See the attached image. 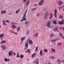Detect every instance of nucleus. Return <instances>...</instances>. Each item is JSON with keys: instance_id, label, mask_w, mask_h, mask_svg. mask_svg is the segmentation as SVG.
Listing matches in <instances>:
<instances>
[{"instance_id": "f257e3e1", "label": "nucleus", "mask_w": 64, "mask_h": 64, "mask_svg": "<svg viewBox=\"0 0 64 64\" xmlns=\"http://www.w3.org/2000/svg\"><path fill=\"white\" fill-rule=\"evenodd\" d=\"M27 10H26L23 16L22 17V20H20V22L23 21H26L27 20V19L26 18V14L27 13Z\"/></svg>"}, {"instance_id": "f03ea898", "label": "nucleus", "mask_w": 64, "mask_h": 64, "mask_svg": "<svg viewBox=\"0 0 64 64\" xmlns=\"http://www.w3.org/2000/svg\"><path fill=\"white\" fill-rule=\"evenodd\" d=\"M44 0H41L38 3L39 5L41 6L43 4Z\"/></svg>"}, {"instance_id": "7ed1b4c3", "label": "nucleus", "mask_w": 64, "mask_h": 64, "mask_svg": "<svg viewBox=\"0 0 64 64\" xmlns=\"http://www.w3.org/2000/svg\"><path fill=\"white\" fill-rule=\"evenodd\" d=\"M1 48L2 49V50H6V49H7V47H6L4 45H2L1 46Z\"/></svg>"}, {"instance_id": "20e7f679", "label": "nucleus", "mask_w": 64, "mask_h": 64, "mask_svg": "<svg viewBox=\"0 0 64 64\" xmlns=\"http://www.w3.org/2000/svg\"><path fill=\"white\" fill-rule=\"evenodd\" d=\"M54 17L56 18H57V9L55 8L54 10Z\"/></svg>"}, {"instance_id": "39448f33", "label": "nucleus", "mask_w": 64, "mask_h": 64, "mask_svg": "<svg viewBox=\"0 0 64 64\" xmlns=\"http://www.w3.org/2000/svg\"><path fill=\"white\" fill-rule=\"evenodd\" d=\"M51 22L49 21L48 24H47V26L48 28H50L51 27V28H52L53 27L51 26Z\"/></svg>"}, {"instance_id": "423d86ee", "label": "nucleus", "mask_w": 64, "mask_h": 64, "mask_svg": "<svg viewBox=\"0 0 64 64\" xmlns=\"http://www.w3.org/2000/svg\"><path fill=\"white\" fill-rule=\"evenodd\" d=\"M28 44H29L30 45H33V42L32 40H29Z\"/></svg>"}, {"instance_id": "0eeeda50", "label": "nucleus", "mask_w": 64, "mask_h": 64, "mask_svg": "<svg viewBox=\"0 0 64 64\" xmlns=\"http://www.w3.org/2000/svg\"><path fill=\"white\" fill-rule=\"evenodd\" d=\"M12 53L13 52L12 50H10L8 52V55L9 56H12Z\"/></svg>"}, {"instance_id": "6e6552de", "label": "nucleus", "mask_w": 64, "mask_h": 64, "mask_svg": "<svg viewBox=\"0 0 64 64\" xmlns=\"http://www.w3.org/2000/svg\"><path fill=\"white\" fill-rule=\"evenodd\" d=\"M4 61L5 62H9L10 61V59L5 58L4 59Z\"/></svg>"}, {"instance_id": "1a4fd4ad", "label": "nucleus", "mask_w": 64, "mask_h": 64, "mask_svg": "<svg viewBox=\"0 0 64 64\" xmlns=\"http://www.w3.org/2000/svg\"><path fill=\"white\" fill-rule=\"evenodd\" d=\"M50 15H51V16L50 17L49 19L50 20H51V19L53 18V14L52 13H50Z\"/></svg>"}, {"instance_id": "9d476101", "label": "nucleus", "mask_w": 64, "mask_h": 64, "mask_svg": "<svg viewBox=\"0 0 64 64\" xmlns=\"http://www.w3.org/2000/svg\"><path fill=\"white\" fill-rule=\"evenodd\" d=\"M57 62H58V64H60V63L61 62V60L59 59H58L56 60Z\"/></svg>"}, {"instance_id": "9b49d317", "label": "nucleus", "mask_w": 64, "mask_h": 64, "mask_svg": "<svg viewBox=\"0 0 64 64\" xmlns=\"http://www.w3.org/2000/svg\"><path fill=\"white\" fill-rule=\"evenodd\" d=\"M63 4V2L61 1H59L58 2V4L59 5L61 6Z\"/></svg>"}, {"instance_id": "f8f14e48", "label": "nucleus", "mask_w": 64, "mask_h": 64, "mask_svg": "<svg viewBox=\"0 0 64 64\" xmlns=\"http://www.w3.org/2000/svg\"><path fill=\"white\" fill-rule=\"evenodd\" d=\"M2 22H3L2 24L3 25L7 26V24H6V23H5V21L4 20H3Z\"/></svg>"}, {"instance_id": "ddd939ff", "label": "nucleus", "mask_w": 64, "mask_h": 64, "mask_svg": "<svg viewBox=\"0 0 64 64\" xmlns=\"http://www.w3.org/2000/svg\"><path fill=\"white\" fill-rule=\"evenodd\" d=\"M25 46L26 48H24V50H26V48H28V44L27 43H26L25 44Z\"/></svg>"}, {"instance_id": "4468645a", "label": "nucleus", "mask_w": 64, "mask_h": 64, "mask_svg": "<svg viewBox=\"0 0 64 64\" xmlns=\"http://www.w3.org/2000/svg\"><path fill=\"white\" fill-rule=\"evenodd\" d=\"M25 38H26V37H22L20 39L21 40H22V42L23 41V40H25Z\"/></svg>"}, {"instance_id": "2eb2a0df", "label": "nucleus", "mask_w": 64, "mask_h": 64, "mask_svg": "<svg viewBox=\"0 0 64 64\" xmlns=\"http://www.w3.org/2000/svg\"><path fill=\"white\" fill-rule=\"evenodd\" d=\"M4 36V34H0V37L2 38H3Z\"/></svg>"}, {"instance_id": "dca6fc26", "label": "nucleus", "mask_w": 64, "mask_h": 64, "mask_svg": "<svg viewBox=\"0 0 64 64\" xmlns=\"http://www.w3.org/2000/svg\"><path fill=\"white\" fill-rule=\"evenodd\" d=\"M44 15V18L45 19H47L48 18V16L47 15H46L45 14Z\"/></svg>"}, {"instance_id": "f3484780", "label": "nucleus", "mask_w": 64, "mask_h": 64, "mask_svg": "<svg viewBox=\"0 0 64 64\" xmlns=\"http://www.w3.org/2000/svg\"><path fill=\"white\" fill-rule=\"evenodd\" d=\"M44 15H48L49 16V12L48 11H46V13L44 14Z\"/></svg>"}, {"instance_id": "a211bd4d", "label": "nucleus", "mask_w": 64, "mask_h": 64, "mask_svg": "<svg viewBox=\"0 0 64 64\" xmlns=\"http://www.w3.org/2000/svg\"><path fill=\"white\" fill-rule=\"evenodd\" d=\"M30 3V0H28L27 1V2L26 3V5H28Z\"/></svg>"}, {"instance_id": "6ab92c4d", "label": "nucleus", "mask_w": 64, "mask_h": 64, "mask_svg": "<svg viewBox=\"0 0 64 64\" xmlns=\"http://www.w3.org/2000/svg\"><path fill=\"white\" fill-rule=\"evenodd\" d=\"M52 23H54V24H57V22H56V20L54 19V21H52Z\"/></svg>"}, {"instance_id": "aec40b11", "label": "nucleus", "mask_w": 64, "mask_h": 64, "mask_svg": "<svg viewBox=\"0 0 64 64\" xmlns=\"http://www.w3.org/2000/svg\"><path fill=\"white\" fill-rule=\"evenodd\" d=\"M40 54L41 56H42L43 55V52L42 50H41L40 52Z\"/></svg>"}, {"instance_id": "412c9836", "label": "nucleus", "mask_w": 64, "mask_h": 64, "mask_svg": "<svg viewBox=\"0 0 64 64\" xmlns=\"http://www.w3.org/2000/svg\"><path fill=\"white\" fill-rule=\"evenodd\" d=\"M6 13V10L2 11L1 12V13L2 14H4V13Z\"/></svg>"}, {"instance_id": "4be33fe9", "label": "nucleus", "mask_w": 64, "mask_h": 64, "mask_svg": "<svg viewBox=\"0 0 64 64\" xmlns=\"http://www.w3.org/2000/svg\"><path fill=\"white\" fill-rule=\"evenodd\" d=\"M6 41L5 40L2 41L0 43V44H4V43H6Z\"/></svg>"}, {"instance_id": "5701e85b", "label": "nucleus", "mask_w": 64, "mask_h": 64, "mask_svg": "<svg viewBox=\"0 0 64 64\" xmlns=\"http://www.w3.org/2000/svg\"><path fill=\"white\" fill-rule=\"evenodd\" d=\"M57 27H55V28H54V31H56L57 30Z\"/></svg>"}, {"instance_id": "b1692460", "label": "nucleus", "mask_w": 64, "mask_h": 64, "mask_svg": "<svg viewBox=\"0 0 64 64\" xmlns=\"http://www.w3.org/2000/svg\"><path fill=\"white\" fill-rule=\"evenodd\" d=\"M51 49L52 51L54 53H55V49L54 48L52 49V48H51Z\"/></svg>"}, {"instance_id": "393cba45", "label": "nucleus", "mask_w": 64, "mask_h": 64, "mask_svg": "<svg viewBox=\"0 0 64 64\" xmlns=\"http://www.w3.org/2000/svg\"><path fill=\"white\" fill-rule=\"evenodd\" d=\"M59 24H60L61 25H63L64 24V22H60L58 23Z\"/></svg>"}, {"instance_id": "a878e982", "label": "nucleus", "mask_w": 64, "mask_h": 64, "mask_svg": "<svg viewBox=\"0 0 64 64\" xmlns=\"http://www.w3.org/2000/svg\"><path fill=\"white\" fill-rule=\"evenodd\" d=\"M38 32L36 33L34 35V36L35 37H37V36H38Z\"/></svg>"}, {"instance_id": "bb28decb", "label": "nucleus", "mask_w": 64, "mask_h": 64, "mask_svg": "<svg viewBox=\"0 0 64 64\" xmlns=\"http://www.w3.org/2000/svg\"><path fill=\"white\" fill-rule=\"evenodd\" d=\"M36 54H33L31 56V57L32 58H34V55H36Z\"/></svg>"}, {"instance_id": "cd10ccee", "label": "nucleus", "mask_w": 64, "mask_h": 64, "mask_svg": "<svg viewBox=\"0 0 64 64\" xmlns=\"http://www.w3.org/2000/svg\"><path fill=\"white\" fill-rule=\"evenodd\" d=\"M11 27L13 28H16L17 27L16 26H15L14 25H13L11 26Z\"/></svg>"}, {"instance_id": "c85d7f7f", "label": "nucleus", "mask_w": 64, "mask_h": 64, "mask_svg": "<svg viewBox=\"0 0 64 64\" xmlns=\"http://www.w3.org/2000/svg\"><path fill=\"white\" fill-rule=\"evenodd\" d=\"M20 9H18V10H16L15 12L16 13V14H18V13H19V12H20Z\"/></svg>"}, {"instance_id": "c756f323", "label": "nucleus", "mask_w": 64, "mask_h": 64, "mask_svg": "<svg viewBox=\"0 0 64 64\" xmlns=\"http://www.w3.org/2000/svg\"><path fill=\"white\" fill-rule=\"evenodd\" d=\"M51 41H52V43H54V42L56 41V40H51Z\"/></svg>"}, {"instance_id": "7c9ffc66", "label": "nucleus", "mask_w": 64, "mask_h": 64, "mask_svg": "<svg viewBox=\"0 0 64 64\" xmlns=\"http://www.w3.org/2000/svg\"><path fill=\"white\" fill-rule=\"evenodd\" d=\"M30 49H28V51H25V52L26 53H27V52H28V53H31V52H30Z\"/></svg>"}, {"instance_id": "2f4dec72", "label": "nucleus", "mask_w": 64, "mask_h": 64, "mask_svg": "<svg viewBox=\"0 0 64 64\" xmlns=\"http://www.w3.org/2000/svg\"><path fill=\"white\" fill-rule=\"evenodd\" d=\"M20 30V27L16 29V31L17 32H18Z\"/></svg>"}, {"instance_id": "473e14b6", "label": "nucleus", "mask_w": 64, "mask_h": 64, "mask_svg": "<svg viewBox=\"0 0 64 64\" xmlns=\"http://www.w3.org/2000/svg\"><path fill=\"white\" fill-rule=\"evenodd\" d=\"M20 58L22 59V58H23L24 57V56H23L22 54H21L20 56Z\"/></svg>"}, {"instance_id": "72a5a7b5", "label": "nucleus", "mask_w": 64, "mask_h": 64, "mask_svg": "<svg viewBox=\"0 0 64 64\" xmlns=\"http://www.w3.org/2000/svg\"><path fill=\"white\" fill-rule=\"evenodd\" d=\"M62 44V43L61 42H59L57 44V46H61Z\"/></svg>"}, {"instance_id": "f704fd0d", "label": "nucleus", "mask_w": 64, "mask_h": 64, "mask_svg": "<svg viewBox=\"0 0 64 64\" xmlns=\"http://www.w3.org/2000/svg\"><path fill=\"white\" fill-rule=\"evenodd\" d=\"M19 52H18L17 53V56H16V57L17 58H19Z\"/></svg>"}, {"instance_id": "c9c22d12", "label": "nucleus", "mask_w": 64, "mask_h": 64, "mask_svg": "<svg viewBox=\"0 0 64 64\" xmlns=\"http://www.w3.org/2000/svg\"><path fill=\"white\" fill-rule=\"evenodd\" d=\"M36 10V8H34L31 9V11H35V10Z\"/></svg>"}, {"instance_id": "e433bc0d", "label": "nucleus", "mask_w": 64, "mask_h": 64, "mask_svg": "<svg viewBox=\"0 0 64 64\" xmlns=\"http://www.w3.org/2000/svg\"><path fill=\"white\" fill-rule=\"evenodd\" d=\"M36 60L35 62H34L35 63H39V61H38V59H36Z\"/></svg>"}, {"instance_id": "4c0bfd02", "label": "nucleus", "mask_w": 64, "mask_h": 64, "mask_svg": "<svg viewBox=\"0 0 64 64\" xmlns=\"http://www.w3.org/2000/svg\"><path fill=\"white\" fill-rule=\"evenodd\" d=\"M44 51L45 52H47L48 51L47 49H44Z\"/></svg>"}, {"instance_id": "58836bf2", "label": "nucleus", "mask_w": 64, "mask_h": 64, "mask_svg": "<svg viewBox=\"0 0 64 64\" xmlns=\"http://www.w3.org/2000/svg\"><path fill=\"white\" fill-rule=\"evenodd\" d=\"M54 36V35L53 34H51L50 35V36L51 37H53V36Z\"/></svg>"}, {"instance_id": "ea45409f", "label": "nucleus", "mask_w": 64, "mask_h": 64, "mask_svg": "<svg viewBox=\"0 0 64 64\" xmlns=\"http://www.w3.org/2000/svg\"><path fill=\"white\" fill-rule=\"evenodd\" d=\"M50 58L51 59H54V58H55V57L54 56H51L50 57Z\"/></svg>"}, {"instance_id": "a19ab883", "label": "nucleus", "mask_w": 64, "mask_h": 64, "mask_svg": "<svg viewBox=\"0 0 64 64\" xmlns=\"http://www.w3.org/2000/svg\"><path fill=\"white\" fill-rule=\"evenodd\" d=\"M63 17V16L62 15H61L60 16V18L61 19H62Z\"/></svg>"}, {"instance_id": "79ce46f5", "label": "nucleus", "mask_w": 64, "mask_h": 64, "mask_svg": "<svg viewBox=\"0 0 64 64\" xmlns=\"http://www.w3.org/2000/svg\"><path fill=\"white\" fill-rule=\"evenodd\" d=\"M12 25H17V23H15V22H13L12 23Z\"/></svg>"}, {"instance_id": "37998d69", "label": "nucleus", "mask_w": 64, "mask_h": 64, "mask_svg": "<svg viewBox=\"0 0 64 64\" xmlns=\"http://www.w3.org/2000/svg\"><path fill=\"white\" fill-rule=\"evenodd\" d=\"M60 36H61V37H63L62 34H61V33H60Z\"/></svg>"}, {"instance_id": "c03bdc74", "label": "nucleus", "mask_w": 64, "mask_h": 64, "mask_svg": "<svg viewBox=\"0 0 64 64\" xmlns=\"http://www.w3.org/2000/svg\"><path fill=\"white\" fill-rule=\"evenodd\" d=\"M47 9V8H44L43 9V11H46Z\"/></svg>"}, {"instance_id": "a18cd8bd", "label": "nucleus", "mask_w": 64, "mask_h": 64, "mask_svg": "<svg viewBox=\"0 0 64 64\" xmlns=\"http://www.w3.org/2000/svg\"><path fill=\"white\" fill-rule=\"evenodd\" d=\"M28 23H29V22H28V21H27L25 22V24H28Z\"/></svg>"}, {"instance_id": "49530a36", "label": "nucleus", "mask_w": 64, "mask_h": 64, "mask_svg": "<svg viewBox=\"0 0 64 64\" xmlns=\"http://www.w3.org/2000/svg\"><path fill=\"white\" fill-rule=\"evenodd\" d=\"M26 34L27 35H29V34H30L29 32L28 31V32L27 33H26Z\"/></svg>"}, {"instance_id": "de8ad7c7", "label": "nucleus", "mask_w": 64, "mask_h": 64, "mask_svg": "<svg viewBox=\"0 0 64 64\" xmlns=\"http://www.w3.org/2000/svg\"><path fill=\"white\" fill-rule=\"evenodd\" d=\"M58 8H59V10L60 11L61 9H62V7L60 6L58 7Z\"/></svg>"}, {"instance_id": "09e8293b", "label": "nucleus", "mask_w": 64, "mask_h": 64, "mask_svg": "<svg viewBox=\"0 0 64 64\" xmlns=\"http://www.w3.org/2000/svg\"><path fill=\"white\" fill-rule=\"evenodd\" d=\"M9 31H10V33H14V32L10 30Z\"/></svg>"}, {"instance_id": "8fccbe9b", "label": "nucleus", "mask_w": 64, "mask_h": 64, "mask_svg": "<svg viewBox=\"0 0 64 64\" xmlns=\"http://www.w3.org/2000/svg\"><path fill=\"white\" fill-rule=\"evenodd\" d=\"M6 22L7 23H9V21L8 20H7L6 21Z\"/></svg>"}, {"instance_id": "3c124183", "label": "nucleus", "mask_w": 64, "mask_h": 64, "mask_svg": "<svg viewBox=\"0 0 64 64\" xmlns=\"http://www.w3.org/2000/svg\"><path fill=\"white\" fill-rule=\"evenodd\" d=\"M39 15H40L39 14H36V16H37L38 17H39Z\"/></svg>"}, {"instance_id": "603ef678", "label": "nucleus", "mask_w": 64, "mask_h": 64, "mask_svg": "<svg viewBox=\"0 0 64 64\" xmlns=\"http://www.w3.org/2000/svg\"><path fill=\"white\" fill-rule=\"evenodd\" d=\"M38 50V47H36V51H37Z\"/></svg>"}, {"instance_id": "864d4df0", "label": "nucleus", "mask_w": 64, "mask_h": 64, "mask_svg": "<svg viewBox=\"0 0 64 64\" xmlns=\"http://www.w3.org/2000/svg\"><path fill=\"white\" fill-rule=\"evenodd\" d=\"M13 32V33H14V34H16V35H17L18 34L17 33V32Z\"/></svg>"}, {"instance_id": "5fc2aeb1", "label": "nucleus", "mask_w": 64, "mask_h": 64, "mask_svg": "<svg viewBox=\"0 0 64 64\" xmlns=\"http://www.w3.org/2000/svg\"><path fill=\"white\" fill-rule=\"evenodd\" d=\"M61 62H62L64 63V60H62Z\"/></svg>"}, {"instance_id": "6e6d98bb", "label": "nucleus", "mask_w": 64, "mask_h": 64, "mask_svg": "<svg viewBox=\"0 0 64 64\" xmlns=\"http://www.w3.org/2000/svg\"><path fill=\"white\" fill-rule=\"evenodd\" d=\"M26 1H27V0H24L23 2H25Z\"/></svg>"}, {"instance_id": "4d7b16f0", "label": "nucleus", "mask_w": 64, "mask_h": 64, "mask_svg": "<svg viewBox=\"0 0 64 64\" xmlns=\"http://www.w3.org/2000/svg\"><path fill=\"white\" fill-rule=\"evenodd\" d=\"M59 40V38H56V41H57V40Z\"/></svg>"}, {"instance_id": "13d9d810", "label": "nucleus", "mask_w": 64, "mask_h": 64, "mask_svg": "<svg viewBox=\"0 0 64 64\" xmlns=\"http://www.w3.org/2000/svg\"><path fill=\"white\" fill-rule=\"evenodd\" d=\"M13 54H14V55H16V53H13Z\"/></svg>"}, {"instance_id": "bf43d9fd", "label": "nucleus", "mask_w": 64, "mask_h": 64, "mask_svg": "<svg viewBox=\"0 0 64 64\" xmlns=\"http://www.w3.org/2000/svg\"><path fill=\"white\" fill-rule=\"evenodd\" d=\"M34 6H37V4H34Z\"/></svg>"}, {"instance_id": "052dcab7", "label": "nucleus", "mask_w": 64, "mask_h": 64, "mask_svg": "<svg viewBox=\"0 0 64 64\" xmlns=\"http://www.w3.org/2000/svg\"><path fill=\"white\" fill-rule=\"evenodd\" d=\"M48 64H51V63H50V62H48Z\"/></svg>"}, {"instance_id": "680f3d73", "label": "nucleus", "mask_w": 64, "mask_h": 64, "mask_svg": "<svg viewBox=\"0 0 64 64\" xmlns=\"http://www.w3.org/2000/svg\"><path fill=\"white\" fill-rule=\"evenodd\" d=\"M62 20V21H63V22H64V20Z\"/></svg>"}, {"instance_id": "e2e57ef3", "label": "nucleus", "mask_w": 64, "mask_h": 64, "mask_svg": "<svg viewBox=\"0 0 64 64\" xmlns=\"http://www.w3.org/2000/svg\"><path fill=\"white\" fill-rule=\"evenodd\" d=\"M62 38H63V39H64V36H62Z\"/></svg>"}, {"instance_id": "0e129e2a", "label": "nucleus", "mask_w": 64, "mask_h": 64, "mask_svg": "<svg viewBox=\"0 0 64 64\" xmlns=\"http://www.w3.org/2000/svg\"><path fill=\"white\" fill-rule=\"evenodd\" d=\"M60 29H61V30H62V28H60Z\"/></svg>"}, {"instance_id": "69168bd1", "label": "nucleus", "mask_w": 64, "mask_h": 64, "mask_svg": "<svg viewBox=\"0 0 64 64\" xmlns=\"http://www.w3.org/2000/svg\"><path fill=\"white\" fill-rule=\"evenodd\" d=\"M1 25H0V28H1Z\"/></svg>"}, {"instance_id": "338daca9", "label": "nucleus", "mask_w": 64, "mask_h": 64, "mask_svg": "<svg viewBox=\"0 0 64 64\" xmlns=\"http://www.w3.org/2000/svg\"><path fill=\"white\" fill-rule=\"evenodd\" d=\"M0 39H1V40H2V38H0Z\"/></svg>"}, {"instance_id": "774afa93", "label": "nucleus", "mask_w": 64, "mask_h": 64, "mask_svg": "<svg viewBox=\"0 0 64 64\" xmlns=\"http://www.w3.org/2000/svg\"><path fill=\"white\" fill-rule=\"evenodd\" d=\"M63 30H64V28H63Z\"/></svg>"}]
</instances>
